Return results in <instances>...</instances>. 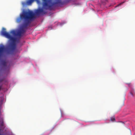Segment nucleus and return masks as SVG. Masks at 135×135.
<instances>
[{
	"mask_svg": "<svg viewBox=\"0 0 135 135\" xmlns=\"http://www.w3.org/2000/svg\"><path fill=\"white\" fill-rule=\"evenodd\" d=\"M42 0L44 1L43 8L44 9H45L51 10L52 6L55 4L61 5L64 4V2L61 0H55V1L53 2H52L51 0Z\"/></svg>",
	"mask_w": 135,
	"mask_h": 135,
	"instance_id": "3",
	"label": "nucleus"
},
{
	"mask_svg": "<svg viewBox=\"0 0 135 135\" xmlns=\"http://www.w3.org/2000/svg\"><path fill=\"white\" fill-rule=\"evenodd\" d=\"M10 33L14 36H17V32L14 30H12L10 31Z\"/></svg>",
	"mask_w": 135,
	"mask_h": 135,
	"instance_id": "7",
	"label": "nucleus"
},
{
	"mask_svg": "<svg viewBox=\"0 0 135 135\" xmlns=\"http://www.w3.org/2000/svg\"><path fill=\"white\" fill-rule=\"evenodd\" d=\"M34 2V0H27L26 2H23L22 4L25 6L26 5H31L32 3Z\"/></svg>",
	"mask_w": 135,
	"mask_h": 135,
	"instance_id": "6",
	"label": "nucleus"
},
{
	"mask_svg": "<svg viewBox=\"0 0 135 135\" xmlns=\"http://www.w3.org/2000/svg\"><path fill=\"white\" fill-rule=\"evenodd\" d=\"M6 50V49L4 45L2 44L0 45V59L4 55Z\"/></svg>",
	"mask_w": 135,
	"mask_h": 135,
	"instance_id": "4",
	"label": "nucleus"
},
{
	"mask_svg": "<svg viewBox=\"0 0 135 135\" xmlns=\"http://www.w3.org/2000/svg\"><path fill=\"white\" fill-rule=\"evenodd\" d=\"M34 1L36 2L38 4H40V2L39 0H34Z\"/></svg>",
	"mask_w": 135,
	"mask_h": 135,
	"instance_id": "11",
	"label": "nucleus"
},
{
	"mask_svg": "<svg viewBox=\"0 0 135 135\" xmlns=\"http://www.w3.org/2000/svg\"><path fill=\"white\" fill-rule=\"evenodd\" d=\"M1 126H3L4 125V123H3V120L2 121V122H1Z\"/></svg>",
	"mask_w": 135,
	"mask_h": 135,
	"instance_id": "12",
	"label": "nucleus"
},
{
	"mask_svg": "<svg viewBox=\"0 0 135 135\" xmlns=\"http://www.w3.org/2000/svg\"><path fill=\"white\" fill-rule=\"evenodd\" d=\"M110 120L112 121H114L115 120V119L114 117H111L110 118Z\"/></svg>",
	"mask_w": 135,
	"mask_h": 135,
	"instance_id": "10",
	"label": "nucleus"
},
{
	"mask_svg": "<svg viewBox=\"0 0 135 135\" xmlns=\"http://www.w3.org/2000/svg\"><path fill=\"white\" fill-rule=\"evenodd\" d=\"M128 84V86H130L131 85V84L130 83Z\"/></svg>",
	"mask_w": 135,
	"mask_h": 135,
	"instance_id": "14",
	"label": "nucleus"
},
{
	"mask_svg": "<svg viewBox=\"0 0 135 135\" xmlns=\"http://www.w3.org/2000/svg\"><path fill=\"white\" fill-rule=\"evenodd\" d=\"M120 122L122 123L123 124H124V122Z\"/></svg>",
	"mask_w": 135,
	"mask_h": 135,
	"instance_id": "16",
	"label": "nucleus"
},
{
	"mask_svg": "<svg viewBox=\"0 0 135 135\" xmlns=\"http://www.w3.org/2000/svg\"><path fill=\"white\" fill-rule=\"evenodd\" d=\"M1 35L8 39L9 41H10V43L7 48L8 53H10L16 49V45L15 43L17 38L12 36L9 33L7 32L6 31V28H3L1 33Z\"/></svg>",
	"mask_w": 135,
	"mask_h": 135,
	"instance_id": "2",
	"label": "nucleus"
},
{
	"mask_svg": "<svg viewBox=\"0 0 135 135\" xmlns=\"http://www.w3.org/2000/svg\"><path fill=\"white\" fill-rule=\"evenodd\" d=\"M3 81V80H0V82L2 81ZM2 88V85H0V90H1ZM2 102H3V100H0V107L1 106V105L2 104Z\"/></svg>",
	"mask_w": 135,
	"mask_h": 135,
	"instance_id": "8",
	"label": "nucleus"
},
{
	"mask_svg": "<svg viewBox=\"0 0 135 135\" xmlns=\"http://www.w3.org/2000/svg\"><path fill=\"white\" fill-rule=\"evenodd\" d=\"M2 64L4 66H6L7 65L6 62L5 61H3L2 62Z\"/></svg>",
	"mask_w": 135,
	"mask_h": 135,
	"instance_id": "9",
	"label": "nucleus"
},
{
	"mask_svg": "<svg viewBox=\"0 0 135 135\" xmlns=\"http://www.w3.org/2000/svg\"><path fill=\"white\" fill-rule=\"evenodd\" d=\"M35 14L32 11L29 10L27 11H23L19 17L17 18L16 22L17 23H20L22 21L24 23L22 25L20 31L17 32V36L21 37L22 34L25 32V29L30 23L31 21L35 18Z\"/></svg>",
	"mask_w": 135,
	"mask_h": 135,
	"instance_id": "1",
	"label": "nucleus"
},
{
	"mask_svg": "<svg viewBox=\"0 0 135 135\" xmlns=\"http://www.w3.org/2000/svg\"><path fill=\"white\" fill-rule=\"evenodd\" d=\"M1 129H0V131H1ZM0 135H1V134L0 133Z\"/></svg>",
	"mask_w": 135,
	"mask_h": 135,
	"instance_id": "17",
	"label": "nucleus"
},
{
	"mask_svg": "<svg viewBox=\"0 0 135 135\" xmlns=\"http://www.w3.org/2000/svg\"><path fill=\"white\" fill-rule=\"evenodd\" d=\"M131 94L133 96V94L132 93H131Z\"/></svg>",
	"mask_w": 135,
	"mask_h": 135,
	"instance_id": "15",
	"label": "nucleus"
},
{
	"mask_svg": "<svg viewBox=\"0 0 135 135\" xmlns=\"http://www.w3.org/2000/svg\"><path fill=\"white\" fill-rule=\"evenodd\" d=\"M35 13L37 15H39L41 14H45L46 13V12L44 11L42 8H40L36 9L35 11Z\"/></svg>",
	"mask_w": 135,
	"mask_h": 135,
	"instance_id": "5",
	"label": "nucleus"
},
{
	"mask_svg": "<svg viewBox=\"0 0 135 135\" xmlns=\"http://www.w3.org/2000/svg\"><path fill=\"white\" fill-rule=\"evenodd\" d=\"M124 2H121V3H120L118 5V6H119L121 5V4L123 3Z\"/></svg>",
	"mask_w": 135,
	"mask_h": 135,
	"instance_id": "13",
	"label": "nucleus"
}]
</instances>
